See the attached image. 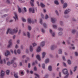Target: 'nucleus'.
Wrapping results in <instances>:
<instances>
[{
	"instance_id": "35",
	"label": "nucleus",
	"mask_w": 78,
	"mask_h": 78,
	"mask_svg": "<svg viewBox=\"0 0 78 78\" xmlns=\"http://www.w3.org/2000/svg\"><path fill=\"white\" fill-rule=\"evenodd\" d=\"M77 66H76L74 68V70H73V72H75L76 71V69H77Z\"/></svg>"
},
{
	"instance_id": "52",
	"label": "nucleus",
	"mask_w": 78,
	"mask_h": 78,
	"mask_svg": "<svg viewBox=\"0 0 78 78\" xmlns=\"http://www.w3.org/2000/svg\"><path fill=\"white\" fill-rule=\"evenodd\" d=\"M17 53H18V54H20V50L18 49V50L17 51Z\"/></svg>"
},
{
	"instance_id": "24",
	"label": "nucleus",
	"mask_w": 78,
	"mask_h": 78,
	"mask_svg": "<svg viewBox=\"0 0 78 78\" xmlns=\"http://www.w3.org/2000/svg\"><path fill=\"white\" fill-rule=\"evenodd\" d=\"M52 27L53 28H54L55 29H57V27H58V26L55 24H54L52 25Z\"/></svg>"
},
{
	"instance_id": "49",
	"label": "nucleus",
	"mask_w": 78,
	"mask_h": 78,
	"mask_svg": "<svg viewBox=\"0 0 78 78\" xmlns=\"http://www.w3.org/2000/svg\"><path fill=\"white\" fill-rule=\"evenodd\" d=\"M23 10L24 12H27V9L26 8L24 7Z\"/></svg>"
},
{
	"instance_id": "7",
	"label": "nucleus",
	"mask_w": 78,
	"mask_h": 78,
	"mask_svg": "<svg viewBox=\"0 0 78 78\" xmlns=\"http://www.w3.org/2000/svg\"><path fill=\"white\" fill-rule=\"evenodd\" d=\"M29 12H31L32 11V13L33 14L35 12H34V9H32V8H29Z\"/></svg>"
},
{
	"instance_id": "33",
	"label": "nucleus",
	"mask_w": 78,
	"mask_h": 78,
	"mask_svg": "<svg viewBox=\"0 0 78 78\" xmlns=\"http://www.w3.org/2000/svg\"><path fill=\"white\" fill-rule=\"evenodd\" d=\"M32 45L33 46V47H36V45H37V44L36 43H34L32 44Z\"/></svg>"
},
{
	"instance_id": "8",
	"label": "nucleus",
	"mask_w": 78,
	"mask_h": 78,
	"mask_svg": "<svg viewBox=\"0 0 78 78\" xmlns=\"http://www.w3.org/2000/svg\"><path fill=\"white\" fill-rule=\"evenodd\" d=\"M1 76L2 77H3L5 76V71L3 70H1Z\"/></svg>"
},
{
	"instance_id": "57",
	"label": "nucleus",
	"mask_w": 78,
	"mask_h": 78,
	"mask_svg": "<svg viewBox=\"0 0 78 78\" xmlns=\"http://www.w3.org/2000/svg\"><path fill=\"white\" fill-rule=\"evenodd\" d=\"M28 68H30L31 67V65L30 63H29L28 64Z\"/></svg>"
},
{
	"instance_id": "19",
	"label": "nucleus",
	"mask_w": 78,
	"mask_h": 78,
	"mask_svg": "<svg viewBox=\"0 0 78 78\" xmlns=\"http://www.w3.org/2000/svg\"><path fill=\"white\" fill-rule=\"evenodd\" d=\"M36 58L37 59H38L39 61H41V57H40V55H38L36 56Z\"/></svg>"
},
{
	"instance_id": "36",
	"label": "nucleus",
	"mask_w": 78,
	"mask_h": 78,
	"mask_svg": "<svg viewBox=\"0 0 78 78\" xmlns=\"http://www.w3.org/2000/svg\"><path fill=\"white\" fill-rule=\"evenodd\" d=\"M28 29L29 31H31V27L30 26H28Z\"/></svg>"
},
{
	"instance_id": "3",
	"label": "nucleus",
	"mask_w": 78,
	"mask_h": 78,
	"mask_svg": "<svg viewBox=\"0 0 78 78\" xmlns=\"http://www.w3.org/2000/svg\"><path fill=\"white\" fill-rule=\"evenodd\" d=\"M70 9H67L65 10L64 12V14H67L70 12Z\"/></svg>"
},
{
	"instance_id": "50",
	"label": "nucleus",
	"mask_w": 78,
	"mask_h": 78,
	"mask_svg": "<svg viewBox=\"0 0 78 78\" xmlns=\"http://www.w3.org/2000/svg\"><path fill=\"white\" fill-rule=\"evenodd\" d=\"M48 15H46L45 17V19L47 20V19H48Z\"/></svg>"
},
{
	"instance_id": "42",
	"label": "nucleus",
	"mask_w": 78,
	"mask_h": 78,
	"mask_svg": "<svg viewBox=\"0 0 78 78\" xmlns=\"http://www.w3.org/2000/svg\"><path fill=\"white\" fill-rule=\"evenodd\" d=\"M75 32H76V30H75V29H73L72 30V33H75Z\"/></svg>"
},
{
	"instance_id": "23",
	"label": "nucleus",
	"mask_w": 78,
	"mask_h": 78,
	"mask_svg": "<svg viewBox=\"0 0 78 78\" xmlns=\"http://www.w3.org/2000/svg\"><path fill=\"white\" fill-rule=\"evenodd\" d=\"M40 51H41V48L40 47V46H39L37 50V52H40Z\"/></svg>"
},
{
	"instance_id": "26",
	"label": "nucleus",
	"mask_w": 78,
	"mask_h": 78,
	"mask_svg": "<svg viewBox=\"0 0 78 78\" xmlns=\"http://www.w3.org/2000/svg\"><path fill=\"white\" fill-rule=\"evenodd\" d=\"M58 53L60 55L62 54V49H60L58 50Z\"/></svg>"
},
{
	"instance_id": "32",
	"label": "nucleus",
	"mask_w": 78,
	"mask_h": 78,
	"mask_svg": "<svg viewBox=\"0 0 78 78\" xmlns=\"http://www.w3.org/2000/svg\"><path fill=\"white\" fill-rule=\"evenodd\" d=\"M0 64H3V61L2 59H1V56H0Z\"/></svg>"
},
{
	"instance_id": "38",
	"label": "nucleus",
	"mask_w": 78,
	"mask_h": 78,
	"mask_svg": "<svg viewBox=\"0 0 78 78\" xmlns=\"http://www.w3.org/2000/svg\"><path fill=\"white\" fill-rule=\"evenodd\" d=\"M40 23H41V24L42 25V19L41 18L40 19Z\"/></svg>"
},
{
	"instance_id": "18",
	"label": "nucleus",
	"mask_w": 78,
	"mask_h": 78,
	"mask_svg": "<svg viewBox=\"0 0 78 78\" xmlns=\"http://www.w3.org/2000/svg\"><path fill=\"white\" fill-rule=\"evenodd\" d=\"M40 5L42 8H45V5L42 2L41 3Z\"/></svg>"
},
{
	"instance_id": "37",
	"label": "nucleus",
	"mask_w": 78,
	"mask_h": 78,
	"mask_svg": "<svg viewBox=\"0 0 78 78\" xmlns=\"http://www.w3.org/2000/svg\"><path fill=\"white\" fill-rule=\"evenodd\" d=\"M34 75L36 76H37V78H39V74H37V73H34Z\"/></svg>"
},
{
	"instance_id": "63",
	"label": "nucleus",
	"mask_w": 78,
	"mask_h": 78,
	"mask_svg": "<svg viewBox=\"0 0 78 78\" xmlns=\"http://www.w3.org/2000/svg\"><path fill=\"white\" fill-rule=\"evenodd\" d=\"M34 70L35 71H36V70H37V68H36V67H34Z\"/></svg>"
},
{
	"instance_id": "15",
	"label": "nucleus",
	"mask_w": 78,
	"mask_h": 78,
	"mask_svg": "<svg viewBox=\"0 0 78 78\" xmlns=\"http://www.w3.org/2000/svg\"><path fill=\"white\" fill-rule=\"evenodd\" d=\"M45 45V41H43L40 43V46L44 47Z\"/></svg>"
},
{
	"instance_id": "9",
	"label": "nucleus",
	"mask_w": 78,
	"mask_h": 78,
	"mask_svg": "<svg viewBox=\"0 0 78 78\" xmlns=\"http://www.w3.org/2000/svg\"><path fill=\"white\" fill-rule=\"evenodd\" d=\"M27 35L28 38L30 39L31 37L30 32L27 31Z\"/></svg>"
},
{
	"instance_id": "4",
	"label": "nucleus",
	"mask_w": 78,
	"mask_h": 78,
	"mask_svg": "<svg viewBox=\"0 0 78 78\" xmlns=\"http://www.w3.org/2000/svg\"><path fill=\"white\" fill-rule=\"evenodd\" d=\"M49 32L50 33H51L52 36V37H55V33L53 32L52 30H49Z\"/></svg>"
},
{
	"instance_id": "13",
	"label": "nucleus",
	"mask_w": 78,
	"mask_h": 78,
	"mask_svg": "<svg viewBox=\"0 0 78 78\" xmlns=\"http://www.w3.org/2000/svg\"><path fill=\"white\" fill-rule=\"evenodd\" d=\"M28 22L29 23H34V22L33 21H31V19L29 18L27 20Z\"/></svg>"
},
{
	"instance_id": "11",
	"label": "nucleus",
	"mask_w": 78,
	"mask_h": 78,
	"mask_svg": "<svg viewBox=\"0 0 78 78\" xmlns=\"http://www.w3.org/2000/svg\"><path fill=\"white\" fill-rule=\"evenodd\" d=\"M9 55H10V52L8 51H7L5 53V56H8Z\"/></svg>"
},
{
	"instance_id": "6",
	"label": "nucleus",
	"mask_w": 78,
	"mask_h": 78,
	"mask_svg": "<svg viewBox=\"0 0 78 78\" xmlns=\"http://www.w3.org/2000/svg\"><path fill=\"white\" fill-rule=\"evenodd\" d=\"M51 21L53 23H55V22H56V19L54 18H51Z\"/></svg>"
},
{
	"instance_id": "61",
	"label": "nucleus",
	"mask_w": 78,
	"mask_h": 78,
	"mask_svg": "<svg viewBox=\"0 0 78 78\" xmlns=\"http://www.w3.org/2000/svg\"><path fill=\"white\" fill-rule=\"evenodd\" d=\"M11 64V63L10 62H8L7 63V65L8 66H10V65Z\"/></svg>"
},
{
	"instance_id": "31",
	"label": "nucleus",
	"mask_w": 78,
	"mask_h": 78,
	"mask_svg": "<svg viewBox=\"0 0 78 78\" xmlns=\"http://www.w3.org/2000/svg\"><path fill=\"white\" fill-rule=\"evenodd\" d=\"M58 31H63V29L61 27H59L58 28Z\"/></svg>"
},
{
	"instance_id": "56",
	"label": "nucleus",
	"mask_w": 78,
	"mask_h": 78,
	"mask_svg": "<svg viewBox=\"0 0 78 78\" xmlns=\"http://www.w3.org/2000/svg\"><path fill=\"white\" fill-rule=\"evenodd\" d=\"M48 74L44 76L45 78H48Z\"/></svg>"
},
{
	"instance_id": "25",
	"label": "nucleus",
	"mask_w": 78,
	"mask_h": 78,
	"mask_svg": "<svg viewBox=\"0 0 78 78\" xmlns=\"http://www.w3.org/2000/svg\"><path fill=\"white\" fill-rule=\"evenodd\" d=\"M17 63H16V62H14L13 64V67H17Z\"/></svg>"
},
{
	"instance_id": "29",
	"label": "nucleus",
	"mask_w": 78,
	"mask_h": 78,
	"mask_svg": "<svg viewBox=\"0 0 78 78\" xmlns=\"http://www.w3.org/2000/svg\"><path fill=\"white\" fill-rule=\"evenodd\" d=\"M43 26L45 28H47V24L45 23H44L43 24Z\"/></svg>"
},
{
	"instance_id": "47",
	"label": "nucleus",
	"mask_w": 78,
	"mask_h": 78,
	"mask_svg": "<svg viewBox=\"0 0 78 78\" xmlns=\"http://www.w3.org/2000/svg\"><path fill=\"white\" fill-rule=\"evenodd\" d=\"M42 67L43 69H45V64H42Z\"/></svg>"
},
{
	"instance_id": "14",
	"label": "nucleus",
	"mask_w": 78,
	"mask_h": 78,
	"mask_svg": "<svg viewBox=\"0 0 78 78\" xmlns=\"http://www.w3.org/2000/svg\"><path fill=\"white\" fill-rule=\"evenodd\" d=\"M55 48H56V46L55 45H53L51 46V50H53L55 49Z\"/></svg>"
},
{
	"instance_id": "27",
	"label": "nucleus",
	"mask_w": 78,
	"mask_h": 78,
	"mask_svg": "<svg viewBox=\"0 0 78 78\" xmlns=\"http://www.w3.org/2000/svg\"><path fill=\"white\" fill-rule=\"evenodd\" d=\"M67 6V4L65 3L63 6V8H66Z\"/></svg>"
},
{
	"instance_id": "17",
	"label": "nucleus",
	"mask_w": 78,
	"mask_h": 78,
	"mask_svg": "<svg viewBox=\"0 0 78 78\" xmlns=\"http://www.w3.org/2000/svg\"><path fill=\"white\" fill-rule=\"evenodd\" d=\"M48 70L50 72H51L52 71V67L51 66H49L48 67Z\"/></svg>"
},
{
	"instance_id": "60",
	"label": "nucleus",
	"mask_w": 78,
	"mask_h": 78,
	"mask_svg": "<svg viewBox=\"0 0 78 78\" xmlns=\"http://www.w3.org/2000/svg\"><path fill=\"white\" fill-rule=\"evenodd\" d=\"M6 2L8 3L9 4L10 3V1H9V0H7Z\"/></svg>"
},
{
	"instance_id": "55",
	"label": "nucleus",
	"mask_w": 78,
	"mask_h": 78,
	"mask_svg": "<svg viewBox=\"0 0 78 78\" xmlns=\"http://www.w3.org/2000/svg\"><path fill=\"white\" fill-rule=\"evenodd\" d=\"M63 66H65V67H66L67 65H66V63H65L64 62H63Z\"/></svg>"
},
{
	"instance_id": "12",
	"label": "nucleus",
	"mask_w": 78,
	"mask_h": 78,
	"mask_svg": "<svg viewBox=\"0 0 78 78\" xmlns=\"http://www.w3.org/2000/svg\"><path fill=\"white\" fill-rule=\"evenodd\" d=\"M30 52H33V48L31 45L30 46Z\"/></svg>"
},
{
	"instance_id": "48",
	"label": "nucleus",
	"mask_w": 78,
	"mask_h": 78,
	"mask_svg": "<svg viewBox=\"0 0 78 78\" xmlns=\"http://www.w3.org/2000/svg\"><path fill=\"white\" fill-rule=\"evenodd\" d=\"M68 63L69 64H71V61L70 60H68Z\"/></svg>"
},
{
	"instance_id": "64",
	"label": "nucleus",
	"mask_w": 78,
	"mask_h": 78,
	"mask_svg": "<svg viewBox=\"0 0 78 78\" xmlns=\"http://www.w3.org/2000/svg\"><path fill=\"white\" fill-rule=\"evenodd\" d=\"M14 53L15 55H17V52H16V50H14Z\"/></svg>"
},
{
	"instance_id": "59",
	"label": "nucleus",
	"mask_w": 78,
	"mask_h": 78,
	"mask_svg": "<svg viewBox=\"0 0 78 78\" xmlns=\"http://www.w3.org/2000/svg\"><path fill=\"white\" fill-rule=\"evenodd\" d=\"M20 66H22V62H20Z\"/></svg>"
},
{
	"instance_id": "62",
	"label": "nucleus",
	"mask_w": 78,
	"mask_h": 78,
	"mask_svg": "<svg viewBox=\"0 0 78 78\" xmlns=\"http://www.w3.org/2000/svg\"><path fill=\"white\" fill-rule=\"evenodd\" d=\"M26 57V55H23L22 56V58L23 59H24L25 58V57Z\"/></svg>"
},
{
	"instance_id": "22",
	"label": "nucleus",
	"mask_w": 78,
	"mask_h": 78,
	"mask_svg": "<svg viewBox=\"0 0 78 78\" xmlns=\"http://www.w3.org/2000/svg\"><path fill=\"white\" fill-rule=\"evenodd\" d=\"M45 52H43L42 53V58H45Z\"/></svg>"
},
{
	"instance_id": "58",
	"label": "nucleus",
	"mask_w": 78,
	"mask_h": 78,
	"mask_svg": "<svg viewBox=\"0 0 78 78\" xmlns=\"http://www.w3.org/2000/svg\"><path fill=\"white\" fill-rule=\"evenodd\" d=\"M75 55H76V56H78V52H75Z\"/></svg>"
},
{
	"instance_id": "10",
	"label": "nucleus",
	"mask_w": 78,
	"mask_h": 78,
	"mask_svg": "<svg viewBox=\"0 0 78 78\" xmlns=\"http://www.w3.org/2000/svg\"><path fill=\"white\" fill-rule=\"evenodd\" d=\"M12 40H10V41H9V44L8 46V48H10V47H11V44H12Z\"/></svg>"
},
{
	"instance_id": "39",
	"label": "nucleus",
	"mask_w": 78,
	"mask_h": 78,
	"mask_svg": "<svg viewBox=\"0 0 78 78\" xmlns=\"http://www.w3.org/2000/svg\"><path fill=\"white\" fill-rule=\"evenodd\" d=\"M66 41L68 44H71V43H70V41H69V40H66Z\"/></svg>"
},
{
	"instance_id": "54",
	"label": "nucleus",
	"mask_w": 78,
	"mask_h": 78,
	"mask_svg": "<svg viewBox=\"0 0 78 78\" xmlns=\"http://www.w3.org/2000/svg\"><path fill=\"white\" fill-rule=\"evenodd\" d=\"M8 16V15L7 14L4 15L3 16H2V18H3V17H6V16Z\"/></svg>"
},
{
	"instance_id": "34",
	"label": "nucleus",
	"mask_w": 78,
	"mask_h": 78,
	"mask_svg": "<svg viewBox=\"0 0 78 78\" xmlns=\"http://www.w3.org/2000/svg\"><path fill=\"white\" fill-rule=\"evenodd\" d=\"M58 34L59 36H62V32H59Z\"/></svg>"
},
{
	"instance_id": "53",
	"label": "nucleus",
	"mask_w": 78,
	"mask_h": 78,
	"mask_svg": "<svg viewBox=\"0 0 78 78\" xmlns=\"http://www.w3.org/2000/svg\"><path fill=\"white\" fill-rule=\"evenodd\" d=\"M16 42H17V44H20V40H18Z\"/></svg>"
},
{
	"instance_id": "5",
	"label": "nucleus",
	"mask_w": 78,
	"mask_h": 78,
	"mask_svg": "<svg viewBox=\"0 0 78 78\" xmlns=\"http://www.w3.org/2000/svg\"><path fill=\"white\" fill-rule=\"evenodd\" d=\"M15 16L13 17L15 21H16V20H17V19H18V17L17 16V13L15 12L14 13Z\"/></svg>"
},
{
	"instance_id": "16",
	"label": "nucleus",
	"mask_w": 78,
	"mask_h": 78,
	"mask_svg": "<svg viewBox=\"0 0 78 78\" xmlns=\"http://www.w3.org/2000/svg\"><path fill=\"white\" fill-rule=\"evenodd\" d=\"M30 4L32 6H34V0H30Z\"/></svg>"
},
{
	"instance_id": "20",
	"label": "nucleus",
	"mask_w": 78,
	"mask_h": 78,
	"mask_svg": "<svg viewBox=\"0 0 78 78\" xmlns=\"http://www.w3.org/2000/svg\"><path fill=\"white\" fill-rule=\"evenodd\" d=\"M17 6L19 12H20H20H22V10L21 9L20 7H19V6L18 5Z\"/></svg>"
},
{
	"instance_id": "21",
	"label": "nucleus",
	"mask_w": 78,
	"mask_h": 78,
	"mask_svg": "<svg viewBox=\"0 0 78 78\" xmlns=\"http://www.w3.org/2000/svg\"><path fill=\"white\" fill-rule=\"evenodd\" d=\"M50 61V60L48 58H47L45 59V63L46 64H47V63H48Z\"/></svg>"
},
{
	"instance_id": "41",
	"label": "nucleus",
	"mask_w": 78,
	"mask_h": 78,
	"mask_svg": "<svg viewBox=\"0 0 78 78\" xmlns=\"http://www.w3.org/2000/svg\"><path fill=\"white\" fill-rule=\"evenodd\" d=\"M55 12L57 16H59V13H58V11L57 10H55Z\"/></svg>"
},
{
	"instance_id": "43",
	"label": "nucleus",
	"mask_w": 78,
	"mask_h": 78,
	"mask_svg": "<svg viewBox=\"0 0 78 78\" xmlns=\"http://www.w3.org/2000/svg\"><path fill=\"white\" fill-rule=\"evenodd\" d=\"M14 76H15V77L16 78H19V76H17V74H14Z\"/></svg>"
},
{
	"instance_id": "51",
	"label": "nucleus",
	"mask_w": 78,
	"mask_h": 78,
	"mask_svg": "<svg viewBox=\"0 0 78 78\" xmlns=\"http://www.w3.org/2000/svg\"><path fill=\"white\" fill-rule=\"evenodd\" d=\"M41 32L43 33H45V30H44L43 29H41Z\"/></svg>"
},
{
	"instance_id": "28",
	"label": "nucleus",
	"mask_w": 78,
	"mask_h": 78,
	"mask_svg": "<svg viewBox=\"0 0 78 78\" xmlns=\"http://www.w3.org/2000/svg\"><path fill=\"white\" fill-rule=\"evenodd\" d=\"M54 3L55 4H56V5H59V2H58V1L57 0L55 1Z\"/></svg>"
},
{
	"instance_id": "46",
	"label": "nucleus",
	"mask_w": 78,
	"mask_h": 78,
	"mask_svg": "<svg viewBox=\"0 0 78 78\" xmlns=\"http://www.w3.org/2000/svg\"><path fill=\"white\" fill-rule=\"evenodd\" d=\"M69 15H66L64 16V17L66 19H67V18H69Z\"/></svg>"
},
{
	"instance_id": "40",
	"label": "nucleus",
	"mask_w": 78,
	"mask_h": 78,
	"mask_svg": "<svg viewBox=\"0 0 78 78\" xmlns=\"http://www.w3.org/2000/svg\"><path fill=\"white\" fill-rule=\"evenodd\" d=\"M22 20L23 22H26V19L23 18H22Z\"/></svg>"
},
{
	"instance_id": "1",
	"label": "nucleus",
	"mask_w": 78,
	"mask_h": 78,
	"mask_svg": "<svg viewBox=\"0 0 78 78\" xmlns=\"http://www.w3.org/2000/svg\"><path fill=\"white\" fill-rule=\"evenodd\" d=\"M16 29H9L7 30L6 34H8V33H9V34H14V33H17V31H18V28L17 27L16 28Z\"/></svg>"
},
{
	"instance_id": "44",
	"label": "nucleus",
	"mask_w": 78,
	"mask_h": 78,
	"mask_svg": "<svg viewBox=\"0 0 78 78\" xmlns=\"http://www.w3.org/2000/svg\"><path fill=\"white\" fill-rule=\"evenodd\" d=\"M60 23L61 26H63V25H64L63 22H62V21H60Z\"/></svg>"
},
{
	"instance_id": "30",
	"label": "nucleus",
	"mask_w": 78,
	"mask_h": 78,
	"mask_svg": "<svg viewBox=\"0 0 78 78\" xmlns=\"http://www.w3.org/2000/svg\"><path fill=\"white\" fill-rule=\"evenodd\" d=\"M9 72H10V71L9 70H8L6 71V73L7 75H9Z\"/></svg>"
},
{
	"instance_id": "45",
	"label": "nucleus",
	"mask_w": 78,
	"mask_h": 78,
	"mask_svg": "<svg viewBox=\"0 0 78 78\" xmlns=\"http://www.w3.org/2000/svg\"><path fill=\"white\" fill-rule=\"evenodd\" d=\"M69 75V73L66 74V75L65 76L64 78H68Z\"/></svg>"
},
{
	"instance_id": "2",
	"label": "nucleus",
	"mask_w": 78,
	"mask_h": 78,
	"mask_svg": "<svg viewBox=\"0 0 78 78\" xmlns=\"http://www.w3.org/2000/svg\"><path fill=\"white\" fill-rule=\"evenodd\" d=\"M62 72L64 75H67V74H69L68 73V70L67 69H64L62 70Z\"/></svg>"
}]
</instances>
